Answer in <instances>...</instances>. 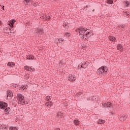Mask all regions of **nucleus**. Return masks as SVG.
I'll list each match as a JSON object with an SVG mask.
<instances>
[{"instance_id":"nucleus-1","label":"nucleus","mask_w":130,"mask_h":130,"mask_svg":"<svg viewBox=\"0 0 130 130\" xmlns=\"http://www.w3.org/2000/svg\"><path fill=\"white\" fill-rule=\"evenodd\" d=\"M76 32H78L80 38L82 39H88L93 35V32L90 29H88L83 27H80L76 30Z\"/></svg>"},{"instance_id":"nucleus-2","label":"nucleus","mask_w":130,"mask_h":130,"mask_svg":"<svg viewBox=\"0 0 130 130\" xmlns=\"http://www.w3.org/2000/svg\"><path fill=\"white\" fill-rule=\"evenodd\" d=\"M16 98L19 104H21L22 105L28 104L27 102H26V100H25V97L23 96V94L21 93H18Z\"/></svg>"},{"instance_id":"nucleus-3","label":"nucleus","mask_w":130,"mask_h":130,"mask_svg":"<svg viewBox=\"0 0 130 130\" xmlns=\"http://www.w3.org/2000/svg\"><path fill=\"white\" fill-rule=\"evenodd\" d=\"M108 71V69L107 67L105 66H102L100 69L98 70V74L100 75H105L106 73H107V71Z\"/></svg>"},{"instance_id":"nucleus-4","label":"nucleus","mask_w":130,"mask_h":130,"mask_svg":"<svg viewBox=\"0 0 130 130\" xmlns=\"http://www.w3.org/2000/svg\"><path fill=\"white\" fill-rule=\"evenodd\" d=\"M8 107V104L4 102H0V109H5Z\"/></svg>"},{"instance_id":"nucleus-5","label":"nucleus","mask_w":130,"mask_h":130,"mask_svg":"<svg viewBox=\"0 0 130 130\" xmlns=\"http://www.w3.org/2000/svg\"><path fill=\"white\" fill-rule=\"evenodd\" d=\"M87 67H88V62H82L78 66V67L80 69L82 68V69H86Z\"/></svg>"},{"instance_id":"nucleus-6","label":"nucleus","mask_w":130,"mask_h":130,"mask_svg":"<svg viewBox=\"0 0 130 130\" xmlns=\"http://www.w3.org/2000/svg\"><path fill=\"white\" fill-rule=\"evenodd\" d=\"M41 19H42L44 21H48V20H50V16L49 15L45 14L41 16Z\"/></svg>"},{"instance_id":"nucleus-7","label":"nucleus","mask_w":130,"mask_h":130,"mask_svg":"<svg viewBox=\"0 0 130 130\" xmlns=\"http://www.w3.org/2000/svg\"><path fill=\"white\" fill-rule=\"evenodd\" d=\"M68 80L71 82H74V81H76V76L73 75V74H70L68 77Z\"/></svg>"},{"instance_id":"nucleus-8","label":"nucleus","mask_w":130,"mask_h":130,"mask_svg":"<svg viewBox=\"0 0 130 130\" xmlns=\"http://www.w3.org/2000/svg\"><path fill=\"white\" fill-rule=\"evenodd\" d=\"M36 32L38 35H42V34H43V29L42 28H38Z\"/></svg>"},{"instance_id":"nucleus-9","label":"nucleus","mask_w":130,"mask_h":130,"mask_svg":"<svg viewBox=\"0 0 130 130\" xmlns=\"http://www.w3.org/2000/svg\"><path fill=\"white\" fill-rule=\"evenodd\" d=\"M5 32L7 33V34H9V35H11V33H12V31H11V28L10 27H6L5 28Z\"/></svg>"},{"instance_id":"nucleus-10","label":"nucleus","mask_w":130,"mask_h":130,"mask_svg":"<svg viewBox=\"0 0 130 130\" xmlns=\"http://www.w3.org/2000/svg\"><path fill=\"white\" fill-rule=\"evenodd\" d=\"M126 118H127V116H125V115L123 114L120 117L119 119H120V121H124V120H125V119H126Z\"/></svg>"},{"instance_id":"nucleus-11","label":"nucleus","mask_w":130,"mask_h":130,"mask_svg":"<svg viewBox=\"0 0 130 130\" xmlns=\"http://www.w3.org/2000/svg\"><path fill=\"white\" fill-rule=\"evenodd\" d=\"M117 49L118 50H120V51H122V50H123V47L122 46L121 44H119L117 46Z\"/></svg>"},{"instance_id":"nucleus-12","label":"nucleus","mask_w":130,"mask_h":130,"mask_svg":"<svg viewBox=\"0 0 130 130\" xmlns=\"http://www.w3.org/2000/svg\"><path fill=\"white\" fill-rule=\"evenodd\" d=\"M103 106V107H110V106H111V103L109 102L105 103Z\"/></svg>"},{"instance_id":"nucleus-13","label":"nucleus","mask_w":130,"mask_h":130,"mask_svg":"<svg viewBox=\"0 0 130 130\" xmlns=\"http://www.w3.org/2000/svg\"><path fill=\"white\" fill-rule=\"evenodd\" d=\"M62 26L64 30H66L69 28V24H68L67 22H63Z\"/></svg>"},{"instance_id":"nucleus-14","label":"nucleus","mask_w":130,"mask_h":130,"mask_svg":"<svg viewBox=\"0 0 130 130\" xmlns=\"http://www.w3.org/2000/svg\"><path fill=\"white\" fill-rule=\"evenodd\" d=\"M52 106V102H46L45 104V106H46V107H49V108H50V107H51Z\"/></svg>"},{"instance_id":"nucleus-15","label":"nucleus","mask_w":130,"mask_h":130,"mask_svg":"<svg viewBox=\"0 0 130 130\" xmlns=\"http://www.w3.org/2000/svg\"><path fill=\"white\" fill-rule=\"evenodd\" d=\"M25 70H26V71H30V72H33V71H34V68H32V67L29 68L28 66H26L25 67Z\"/></svg>"},{"instance_id":"nucleus-16","label":"nucleus","mask_w":130,"mask_h":130,"mask_svg":"<svg viewBox=\"0 0 130 130\" xmlns=\"http://www.w3.org/2000/svg\"><path fill=\"white\" fill-rule=\"evenodd\" d=\"M57 117L58 118H62V117H63V113L59 112L57 113Z\"/></svg>"},{"instance_id":"nucleus-17","label":"nucleus","mask_w":130,"mask_h":130,"mask_svg":"<svg viewBox=\"0 0 130 130\" xmlns=\"http://www.w3.org/2000/svg\"><path fill=\"white\" fill-rule=\"evenodd\" d=\"M7 97H13V93H12V91H7Z\"/></svg>"},{"instance_id":"nucleus-18","label":"nucleus","mask_w":130,"mask_h":130,"mask_svg":"<svg viewBox=\"0 0 130 130\" xmlns=\"http://www.w3.org/2000/svg\"><path fill=\"white\" fill-rule=\"evenodd\" d=\"M105 123V120H102V119H99V121H98V123L99 124H102V123Z\"/></svg>"},{"instance_id":"nucleus-19","label":"nucleus","mask_w":130,"mask_h":130,"mask_svg":"<svg viewBox=\"0 0 130 130\" xmlns=\"http://www.w3.org/2000/svg\"><path fill=\"white\" fill-rule=\"evenodd\" d=\"M109 39L111 41H113V42H114V41H115V40H116V39L115 38V37H114L113 36L109 37Z\"/></svg>"},{"instance_id":"nucleus-20","label":"nucleus","mask_w":130,"mask_h":130,"mask_svg":"<svg viewBox=\"0 0 130 130\" xmlns=\"http://www.w3.org/2000/svg\"><path fill=\"white\" fill-rule=\"evenodd\" d=\"M74 123L75 125H79L80 124V121L78 120H74Z\"/></svg>"},{"instance_id":"nucleus-21","label":"nucleus","mask_w":130,"mask_h":130,"mask_svg":"<svg viewBox=\"0 0 130 130\" xmlns=\"http://www.w3.org/2000/svg\"><path fill=\"white\" fill-rule=\"evenodd\" d=\"M27 59H34V56L32 55H29L27 56Z\"/></svg>"},{"instance_id":"nucleus-22","label":"nucleus","mask_w":130,"mask_h":130,"mask_svg":"<svg viewBox=\"0 0 130 130\" xmlns=\"http://www.w3.org/2000/svg\"><path fill=\"white\" fill-rule=\"evenodd\" d=\"M8 66L9 67H14L15 66V63L9 62L8 63Z\"/></svg>"},{"instance_id":"nucleus-23","label":"nucleus","mask_w":130,"mask_h":130,"mask_svg":"<svg viewBox=\"0 0 130 130\" xmlns=\"http://www.w3.org/2000/svg\"><path fill=\"white\" fill-rule=\"evenodd\" d=\"M107 4H110V5H112L113 4V1L112 0H107Z\"/></svg>"},{"instance_id":"nucleus-24","label":"nucleus","mask_w":130,"mask_h":130,"mask_svg":"<svg viewBox=\"0 0 130 130\" xmlns=\"http://www.w3.org/2000/svg\"><path fill=\"white\" fill-rule=\"evenodd\" d=\"M10 130H18L19 128L17 127H10Z\"/></svg>"},{"instance_id":"nucleus-25","label":"nucleus","mask_w":130,"mask_h":130,"mask_svg":"<svg viewBox=\"0 0 130 130\" xmlns=\"http://www.w3.org/2000/svg\"><path fill=\"white\" fill-rule=\"evenodd\" d=\"M118 28H122V29H125V25H120L118 26Z\"/></svg>"},{"instance_id":"nucleus-26","label":"nucleus","mask_w":130,"mask_h":130,"mask_svg":"<svg viewBox=\"0 0 130 130\" xmlns=\"http://www.w3.org/2000/svg\"><path fill=\"white\" fill-rule=\"evenodd\" d=\"M51 99V96H47L46 97V101H50V100Z\"/></svg>"},{"instance_id":"nucleus-27","label":"nucleus","mask_w":130,"mask_h":130,"mask_svg":"<svg viewBox=\"0 0 130 130\" xmlns=\"http://www.w3.org/2000/svg\"><path fill=\"white\" fill-rule=\"evenodd\" d=\"M10 111V108H7L5 109L4 111L6 113H9V111Z\"/></svg>"},{"instance_id":"nucleus-28","label":"nucleus","mask_w":130,"mask_h":130,"mask_svg":"<svg viewBox=\"0 0 130 130\" xmlns=\"http://www.w3.org/2000/svg\"><path fill=\"white\" fill-rule=\"evenodd\" d=\"M64 36H66V37H70L71 36V34L69 32H65Z\"/></svg>"},{"instance_id":"nucleus-29","label":"nucleus","mask_w":130,"mask_h":130,"mask_svg":"<svg viewBox=\"0 0 130 130\" xmlns=\"http://www.w3.org/2000/svg\"><path fill=\"white\" fill-rule=\"evenodd\" d=\"M14 23H15V20H13L11 21V22H10L9 25H10V26H13L14 25Z\"/></svg>"},{"instance_id":"nucleus-30","label":"nucleus","mask_w":130,"mask_h":130,"mask_svg":"<svg viewBox=\"0 0 130 130\" xmlns=\"http://www.w3.org/2000/svg\"><path fill=\"white\" fill-rule=\"evenodd\" d=\"M19 90H22V91H24L25 90V86L24 85H22L21 87H19Z\"/></svg>"},{"instance_id":"nucleus-31","label":"nucleus","mask_w":130,"mask_h":130,"mask_svg":"<svg viewBox=\"0 0 130 130\" xmlns=\"http://www.w3.org/2000/svg\"><path fill=\"white\" fill-rule=\"evenodd\" d=\"M58 41L60 43L61 42H63V41H64V40L62 38H60L58 39Z\"/></svg>"},{"instance_id":"nucleus-32","label":"nucleus","mask_w":130,"mask_h":130,"mask_svg":"<svg viewBox=\"0 0 130 130\" xmlns=\"http://www.w3.org/2000/svg\"><path fill=\"white\" fill-rule=\"evenodd\" d=\"M125 6L128 7V6H129V2H128V1L125 2Z\"/></svg>"},{"instance_id":"nucleus-33","label":"nucleus","mask_w":130,"mask_h":130,"mask_svg":"<svg viewBox=\"0 0 130 130\" xmlns=\"http://www.w3.org/2000/svg\"><path fill=\"white\" fill-rule=\"evenodd\" d=\"M94 99H96V98H95L94 96H93V97H91V98H90L88 99L87 100H92V101H93V100H94Z\"/></svg>"},{"instance_id":"nucleus-34","label":"nucleus","mask_w":130,"mask_h":130,"mask_svg":"<svg viewBox=\"0 0 130 130\" xmlns=\"http://www.w3.org/2000/svg\"><path fill=\"white\" fill-rule=\"evenodd\" d=\"M26 4H28V3H30V2H32L33 0H24Z\"/></svg>"},{"instance_id":"nucleus-35","label":"nucleus","mask_w":130,"mask_h":130,"mask_svg":"<svg viewBox=\"0 0 130 130\" xmlns=\"http://www.w3.org/2000/svg\"><path fill=\"white\" fill-rule=\"evenodd\" d=\"M78 96H81V95H83V93H82V92H78Z\"/></svg>"},{"instance_id":"nucleus-36","label":"nucleus","mask_w":130,"mask_h":130,"mask_svg":"<svg viewBox=\"0 0 130 130\" xmlns=\"http://www.w3.org/2000/svg\"><path fill=\"white\" fill-rule=\"evenodd\" d=\"M10 27H11V28H10V32H11V33H13V26H10Z\"/></svg>"},{"instance_id":"nucleus-37","label":"nucleus","mask_w":130,"mask_h":130,"mask_svg":"<svg viewBox=\"0 0 130 130\" xmlns=\"http://www.w3.org/2000/svg\"><path fill=\"white\" fill-rule=\"evenodd\" d=\"M125 15H126V16H127V17H129V13H127L125 12Z\"/></svg>"},{"instance_id":"nucleus-38","label":"nucleus","mask_w":130,"mask_h":130,"mask_svg":"<svg viewBox=\"0 0 130 130\" xmlns=\"http://www.w3.org/2000/svg\"><path fill=\"white\" fill-rule=\"evenodd\" d=\"M2 25V21L0 20V26Z\"/></svg>"},{"instance_id":"nucleus-39","label":"nucleus","mask_w":130,"mask_h":130,"mask_svg":"<svg viewBox=\"0 0 130 130\" xmlns=\"http://www.w3.org/2000/svg\"><path fill=\"white\" fill-rule=\"evenodd\" d=\"M28 86H27V85L26 86H25V89H27Z\"/></svg>"},{"instance_id":"nucleus-40","label":"nucleus","mask_w":130,"mask_h":130,"mask_svg":"<svg viewBox=\"0 0 130 130\" xmlns=\"http://www.w3.org/2000/svg\"><path fill=\"white\" fill-rule=\"evenodd\" d=\"M2 7L3 8V9H4V8H5V6H2Z\"/></svg>"},{"instance_id":"nucleus-41","label":"nucleus","mask_w":130,"mask_h":130,"mask_svg":"<svg viewBox=\"0 0 130 130\" xmlns=\"http://www.w3.org/2000/svg\"><path fill=\"white\" fill-rule=\"evenodd\" d=\"M53 1H54L55 2H56V1H57V0H53Z\"/></svg>"},{"instance_id":"nucleus-42","label":"nucleus","mask_w":130,"mask_h":130,"mask_svg":"<svg viewBox=\"0 0 130 130\" xmlns=\"http://www.w3.org/2000/svg\"><path fill=\"white\" fill-rule=\"evenodd\" d=\"M1 51H2V50L0 49V52H1Z\"/></svg>"}]
</instances>
